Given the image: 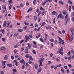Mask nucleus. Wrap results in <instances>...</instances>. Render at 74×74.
<instances>
[{
  "mask_svg": "<svg viewBox=\"0 0 74 74\" xmlns=\"http://www.w3.org/2000/svg\"><path fill=\"white\" fill-rule=\"evenodd\" d=\"M2 32L3 34H4V33L5 32V30H4V29H3L2 30Z\"/></svg>",
  "mask_w": 74,
  "mask_h": 74,
  "instance_id": "obj_62",
  "label": "nucleus"
},
{
  "mask_svg": "<svg viewBox=\"0 0 74 74\" xmlns=\"http://www.w3.org/2000/svg\"><path fill=\"white\" fill-rule=\"evenodd\" d=\"M73 36H71L70 38L69 39L70 41H72L73 40Z\"/></svg>",
  "mask_w": 74,
  "mask_h": 74,
  "instance_id": "obj_16",
  "label": "nucleus"
},
{
  "mask_svg": "<svg viewBox=\"0 0 74 74\" xmlns=\"http://www.w3.org/2000/svg\"><path fill=\"white\" fill-rule=\"evenodd\" d=\"M59 4H62V5H63L64 4V3H63V2L62 1H59Z\"/></svg>",
  "mask_w": 74,
  "mask_h": 74,
  "instance_id": "obj_17",
  "label": "nucleus"
},
{
  "mask_svg": "<svg viewBox=\"0 0 74 74\" xmlns=\"http://www.w3.org/2000/svg\"><path fill=\"white\" fill-rule=\"evenodd\" d=\"M6 25H7V21H5L4 22L3 24V27H5L6 26Z\"/></svg>",
  "mask_w": 74,
  "mask_h": 74,
  "instance_id": "obj_6",
  "label": "nucleus"
},
{
  "mask_svg": "<svg viewBox=\"0 0 74 74\" xmlns=\"http://www.w3.org/2000/svg\"><path fill=\"white\" fill-rule=\"evenodd\" d=\"M26 53H28V49H26L25 50Z\"/></svg>",
  "mask_w": 74,
  "mask_h": 74,
  "instance_id": "obj_30",
  "label": "nucleus"
},
{
  "mask_svg": "<svg viewBox=\"0 0 74 74\" xmlns=\"http://www.w3.org/2000/svg\"><path fill=\"white\" fill-rule=\"evenodd\" d=\"M25 37L26 38L27 40H29V36L27 35H26L25 36Z\"/></svg>",
  "mask_w": 74,
  "mask_h": 74,
  "instance_id": "obj_44",
  "label": "nucleus"
},
{
  "mask_svg": "<svg viewBox=\"0 0 74 74\" xmlns=\"http://www.w3.org/2000/svg\"><path fill=\"white\" fill-rule=\"evenodd\" d=\"M35 25L36 27H37L38 26V24L37 23H36Z\"/></svg>",
  "mask_w": 74,
  "mask_h": 74,
  "instance_id": "obj_56",
  "label": "nucleus"
},
{
  "mask_svg": "<svg viewBox=\"0 0 74 74\" xmlns=\"http://www.w3.org/2000/svg\"><path fill=\"white\" fill-rule=\"evenodd\" d=\"M34 66L35 69H37V67H38V65L36 64H34Z\"/></svg>",
  "mask_w": 74,
  "mask_h": 74,
  "instance_id": "obj_13",
  "label": "nucleus"
},
{
  "mask_svg": "<svg viewBox=\"0 0 74 74\" xmlns=\"http://www.w3.org/2000/svg\"><path fill=\"white\" fill-rule=\"evenodd\" d=\"M71 58L72 59V57H71V56H69L68 57V59L69 60H71Z\"/></svg>",
  "mask_w": 74,
  "mask_h": 74,
  "instance_id": "obj_50",
  "label": "nucleus"
},
{
  "mask_svg": "<svg viewBox=\"0 0 74 74\" xmlns=\"http://www.w3.org/2000/svg\"><path fill=\"white\" fill-rule=\"evenodd\" d=\"M61 66H62V64H60L58 65H57L56 66V67H61Z\"/></svg>",
  "mask_w": 74,
  "mask_h": 74,
  "instance_id": "obj_47",
  "label": "nucleus"
},
{
  "mask_svg": "<svg viewBox=\"0 0 74 74\" xmlns=\"http://www.w3.org/2000/svg\"><path fill=\"white\" fill-rule=\"evenodd\" d=\"M28 58L30 60H33V59L32 58V56H29Z\"/></svg>",
  "mask_w": 74,
  "mask_h": 74,
  "instance_id": "obj_34",
  "label": "nucleus"
},
{
  "mask_svg": "<svg viewBox=\"0 0 74 74\" xmlns=\"http://www.w3.org/2000/svg\"><path fill=\"white\" fill-rule=\"evenodd\" d=\"M61 71L62 73H64V69L62 67L61 68Z\"/></svg>",
  "mask_w": 74,
  "mask_h": 74,
  "instance_id": "obj_14",
  "label": "nucleus"
},
{
  "mask_svg": "<svg viewBox=\"0 0 74 74\" xmlns=\"http://www.w3.org/2000/svg\"><path fill=\"white\" fill-rule=\"evenodd\" d=\"M72 20L73 21V22H74V17H72Z\"/></svg>",
  "mask_w": 74,
  "mask_h": 74,
  "instance_id": "obj_64",
  "label": "nucleus"
},
{
  "mask_svg": "<svg viewBox=\"0 0 74 74\" xmlns=\"http://www.w3.org/2000/svg\"><path fill=\"white\" fill-rule=\"evenodd\" d=\"M12 71H13V72H14V73H16V71H17L16 69H13Z\"/></svg>",
  "mask_w": 74,
  "mask_h": 74,
  "instance_id": "obj_31",
  "label": "nucleus"
},
{
  "mask_svg": "<svg viewBox=\"0 0 74 74\" xmlns=\"http://www.w3.org/2000/svg\"><path fill=\"white\" fill-rule=\"evenodd\" d=\"M12 64H7V66H8L9 67H12Z\"/></svg>",
  "mask_w": 74,
  "mask_h": 74,
  "instance_id": "obj_38",
  "label": "nucleus"
},
{
  "mask_svg": "<svg viewBox=\"0 0 74 74\" xmlns=\"http://www.w3.org/2000/svg\"><path fill=\"white\" fill-rule=\"evenodd\" d=\"M24 23L25 25H28L29 24V23H27L26 22H24Z\"/></svg>",
  "mask_w": 74,
  "mask_h": 74,
  "instance_id": "obj_54",
  "label": "nucleus"
},
{
  "mask_svg": "<svg viewBox=\"0 0 74 74\" xmlns=\"http://www.w3.org/2000/svg\"><path fill=\"white\" fill-rule=\"evenodd\" d=\"M68 66H69V68H71L72 67V65H71V64H68Z\"/></svg>",
  "mask_w": 74,
  "mask_h": 74,
  "instance_id": "obj_25",
  "label": "nucleus"
},
{
  "mask_svg": "<svg viewBox=\"0 0 74 74\" xmlns=\"http://www.w3.org/2000/svg\"><path fill=\"white\" fill-rule=\"evenodd\" d=\"M54 43L55 44H58V40H56L54 42Z\"/></svg>",
  "mask_w": 74,
  "mask_h": 74,
  "instance_id": "obj_42",
  "label": "nucleus"
},
{
  "mask_svg": "<svg viewBox=\"0 0 74 74\" xmlns=\"http://www.w3.org/2000/svg\"><path fill=\"white\" fill-rule=\"evenodd\" d=\"M44 58L43 57H41L40 59V60H39V62L40 63V65L39 66V67H40V66H42V61H44Z\"/></svg>",
  "mask_w": 74,
  "mask_h": 74,
  "instance_id": "obj_2",
  "label": "nucleus"
},
{
  "mask_svg": "<svg viewBox=\"0 0 74 74\" xmlns=\"http://www.w3.org/2000/svg\"><path fill=\"white\" fill-rule=\"evenodd\" d=\"M14 52L15 53V54H16V53L18 52V50L16 49H15L14 50Z\"/></svg>",
  "mask_w": 74,
  "mask_h": 74,
  "instance_id": "obj_26",
  "label": "nucleus"
},
{
  "mask_svg": "<svg viewBox=\"0 0 74 74\" xmlns=\"http://www.w3.org/2000/svg\"><path fill=\"white\" fill-rule=\"evenodd\" d=\"M64 15H66V14H67V12L66 10H64L62 11Z\"/></svg>",
  "mask_w": 74,
  "mask_h": 74,
  "instance_id": "obj_10",
  "label": "nucleus"
},
{
  "mask_svg": "<svg viewBox=\"0 0 74 74\" xmlns=\"http://www.w3.org/2000/svg\"><path fill=\"white\" fill-rule=\"evenodd\" d=\"M45 24L46 23L45 22H43L42 23V25L40 26V27H42V26H44V25H45Z\"/></svg>",
  "mask_w": 74,
  "mask_h": 74,
  "instance_id": "obj_11",
  "label": "nucleus"
},
{
  "mask_svg": "<svg viewBox=\"0 0 74 74\" xmlns=\"http://www.w3.org/2000/svg\"><path fill=\"white\" fill-rule=\"evenodd\" d=\"M18 35V34H15L13 36L16 37Z\"/></svg>",
  "mask_w": 74,
  "mask_h": 74,
  "instance_id": "obj_46",
  "label": "nucleus"
},
{
  "mask_svg": "<svg viewBox=\"0 0 74 74\" xmlns=\"http://www.w3.org/2000/svg\"><path fill=\"white\" fill-rule=\"evenodd\" d=\"M71 6H69V12H71Z\"/></svg>",
  "mask_w": 74,
  "mask_h": 74,
  "instance_id": "obj_60",
  "label": "nucleus"
},
{
  "mask_svg": "<svg viewBox=\"0 0 74 74\" xmlns=\"http://www.w3.org/2000/svg\"><path fill=\"white\" fill-rule=\"evenodd\" d=\"M8 59V56L6 55H5V57H4V59L5 60H6V59Z\"/></svg>",
  "mask_w": 74,
  "mask_h": 74,
  "instance_id": "obj_32",
  "label": "nucleus"
},
{
  "mask_svg": "<svg viewBox=\"0 0 74 74\" xmlns=\"http://www.w3.org/2000/svg\"><path fill=\"white\" fill-rule=\"evenodd\" d=\"M2 7L3 8V10H5V9H6V6H5V5H2Z\"/></svg>",
  "mask_w": 74,
  "mask_h": 74,
  "instance_id": "obj_18",
  "label": "nucleus"
},
{
  "mask_svg": "<svg viewBox=\"0 0 74 74\" xmlns=\"http://www.w3.org/2000/svg\"><path fill=\"white\" fill-rule=\"evenodd\" d=\"M19 45H20L19 44H18V45H16L14 46V48H17V47H19Z\"/></svg>",
  "mask_w": 74,
  "mask_h": 74,
  "instance_id": "obj_12",
  "label": "nucleus"
},
{
  "mask_svg": "<svg viewBox=\"0 0 74 74\" xmlns=\"http://www.w3.org/2000/svg\"><path fill=\"white\" fill-rule=\"evenodd\" d=\"M43 45H41V46L40 47V49H42L43 47Z\"/></svg>",
  "mask_w": 74,
  "mask_h": 74,
  "instance_id": "obj_52",
  "label": "nucleus"
},
{
  "mask_svg": "<svg viewBox=\"0 0 74 74\" xmlns=\"http://www.w3.org/2000/svg\"><path fill=\"white\" fill-rule=\"evenodd\" d=\"M32 36H33L32 34H31L30 35H29L28 36L29 38V39H30V38H32Z\"/></svg>",
  "mask_w": 74,
  "mask_h": 74,
  "instance_id": "obj_28",
  "label": "nucleus"
},
{
  "mask_svg": "<svg viewBox=\"0 0 74 74\" xmlns=\"http://www.w3.org/2000/svg\"><path fill=\"white\" fill-rule=\"evenodd\" d=\"M56 21H55V18H53V23L54 24V23H55L56 22Z\"/></svg>",
  "mask_w": 74,
  "mask_h": 74,
  "instance_id": "obj_55",
  "label": "nucleus"
},
{
  "mask_svg": "<svg viewBox=\"0 0 74 74\" xmlns=\"http://www.w3.org/2000/svg\"><path fill=\"white\" fill-rule=\"evenodd\" d=\"M12 0H9V4H8V5H11V4H12Z\"/></svg>",
  "mask_w": 74,
  "mask_h": 74,
  "instance_id": "obj_20",
  "label": "nucleus"
},
{
  "mask_svg": "<svg viewBox=\"0 0 74 74\" xmlns=\"http://www.w3.org/2000/svg\"><path fill=\"white\" fill-rule=\"evenodd\" d=\"M32 9H33V8H32L30 9H29L27 11V12H29V11H32Z\"/></svg>",
  "mask_w": 74,
  "mask_h": 74,
  "instance_id": "obj_19",
  "label": "nucleus"
},
{
  "mask_svg": "<svg viewBox=\"0 0 74 74\" xmlns=\"http://www.w3.org/2000/svg\"><path fill=\"white\" fill-rule=\"evenodd\" d=\"M58 32L60 34H62V32L60 31H58Z\"/></svg>",
  "mask_w": 74,
  "mask_h": 74,
  "instance_id": "obj_63",
  "label": "nucleus"
},
{
  "mask_svg": "<svg viewBox=\"0 0 74 74\" xmlns=\"http://www.w3.org/2000/svg\"><path fill=\"white\" fill-rule=\"evenodd\" d=\"M66 20L67 21H70V17L68 16V14H66L65 17V21H66Z\"/></svg>",
  "mask_w": 74,
  "mask_h": 74,
  "instance_id": "obj_3",
  "label": "nucleus"
},
{
  "mask_svg": "<svg viewBox=\"0 0 74 74\" xmlns=\"http://www.w3.org/2000/svg\"><path fill=\"white\" fill-rule=\"evenodd\" d=\"M49 40L52 42H54V40L53 39H50Z\"/></svg>",
  "mask_w": 74,
  "mask_h": 74,
  "instance_id": "obj_29",
  "label": "nucleus"
},
{
  "mask_svg": "<svg viewBox=\"0 0 74 74\" xmlns=\"http://www.w3.org/2000/svg\"><path fill=\"white\" fill-rule=\"evenodd\" d=\"M18 63H19L18 62H17L15 63V64L16 66H18Z\"/></svg>",
  "mask_w": 74,
  "mask_h": 74,
  "instance_id": "obj_40",
  "label": "nucleus"
},
{
  "mask_svg": "<svg viewBox=\"0 0 74 74\" xmlns=\"http://www.w3.org/2000/svg\"><path fill=\"white\" fill-rule=\"evenodd\" d=\"M71 33H73V32H74V29H73V28L71 29Z\"/></svg>",
  "mask_w": 74,
  "mask_h": 74,
  "instance_id": "obj_53",
  "label": "nucleus"
},
{
  "mask_svg": "<svg viewBox=\"0 0 74 74\" xmlns=\"http://www.w3.org/2000/svg\"><path fill=\"white\" fill-rule=\"evenodd\" d=\"M34 18L35 21H37V16H34Z\"/></svg>",
  "mask_w": 74,
  "mask_h": 74,
  "instance_id": "obj_45",
  "label": "nucleus"
},
{
  "mask_svg": "<svg viewBox=\"0 0 74 74\" xmlns=\"http://www.w3.org/2000/svg\"><path fill=\"white\" fill-rule=\"evenodd\" d=\"M47 30L50 29L52 27H51V25H49L48 26H47L46 27Z\"/></svg>",
  "mask_w": 74,
  "mask_h": 74,
  "instance_id": "obj_5",
  "label": "nucleus"
},
{
  "mask_svg": "<svg viewBox=\"0 0 74 74\" xmlns=\"http://www.w3.org/2000/svg\"><path fill=\"white\" fill-rule=\"evenodd\" d=\"M46 14V12L45 11L42 12V15H44V14Z\"/></svg>",
  "mask_w": 74,
  "mask_h": 74,
  "instance_id": "obj_37",
  "label": "nucleus"
},
{
  "mask_svg": "<svg viewBox=\"0 0 74 74\" xmlns=\"http://www.w3.org/2000/svg\"><path fill=\"white\" fill-rule=\"evenodd\" d=\"M1 50H5V47H2L1 48Z\"/></svg>",
  "mask_w": 74,
  "mask_h": 74,
  "instance_id": "obj_24",
  "label": "nucleus"
},
{
  "mask_svg": "<svg viewBox=\"0 0 74 74\" xmlns=\"http://www.w3.org/2000/svg\"><path fill=\"white\" fill-rule=\"evenodd\" d=\"M27 45L28 46L29 49H31V47H32V45H30V44L29 43H27Z\"/></svg>",
  "mask_w": 74,
  "mask_h": 74,
  "instance_id": "obj_7",
  "label": "nucleus"
},
{
  "mask_svg": "<svg viewBox=\"0 0 74 74\" xmlns=\"http://www.w3.org/2000/svg\"><path fill=\"white\" fill-rule=\"evenodd\" d=\"M8 27H10V28H12V25H10L8 26Z\"/></svg>",
  "mask_w": 74,
  "mask_h": 74,
  "instance_id": "obj_43",
  "label": "nucleus"
},
{
  "mask_svg": "<svg viewBox=\"0 0 74 74\" xmlns=\"http://www.w3.org/2000/svg\"><path fill=\"white\" fill-rule=\"evenodd\" d=\"M47 3V1L46 0H45L44 2L42 3V5L44 6V5H45V3Z\"/></svg>",
  "mask_w": 74,
  "mask_h": 74,
  "instance_id": "obj_21",
  "label": "nucleus"
},
{
  "mask_svg": "<svg viewBox=\"0 0 74 74\" xmlns=\"http://www.w3.org/2000/svg\"><path fill=\"white\" fill-rule=\"evenodd\" d=\"M66 72L67 73H70V70H69V69H67Z\"/></svg>",
  "mask_w": 74,
  "mask_h": 74,
  "instance_id": "obj_57",
  "label": "nucleus"
},
{
  "mask_svg": "<svg viewBox=\"0 0 74 74\" xmlns=\"http://www.w3.org/2000/svg\"><path fill=\"white\" fill-rule=\"evenodd\" d=\"M41 70H42V68H39V69L38 70V73H40V72H41Z\"/></svg>",
  "mask_w": 74,
  "mask_h": 74,
  "instance_id": "obj_15",
  "label": "nucleus"
},
{
  "mask_svg": "<svg viewBox=\"0 0 74 74\" xmlns=\"http://www.w3.org/2000/svg\"><path fill=\"white\" fill-rule=\"evenodd\" d=\"M67 54L69 56H71L70 55V51H69V52L67 53Z\"/></svg>",
  "mask_w": 74,
  "mask_h": 74,
  "instance_id": "obj_51",
  "label": "nucleus"
},
{
  "mask_svg": "<svg viewBox=\"0 0 74 74\" xmlns=\"http://www.w3.org/2000/svg\"><path fill=\"white\" fill-rule=\"evenodd\" d=\"M59 53L60 54L62 55H63V52H62L59 51Z\"/></svg>",
  "mask_w": 74,
  "mask_h": 74,
  "instance_id": "obj_39",
  "label": "nucleus"
},
{
  "mask_svg": "<svg viewBox=\"0 0 74 74\" xmlns=\"http://www.w3.org/2000/svg\"><path fill=\"white\" fill-rule=\"evenodd\" d=\"M40 40L41 41V42H44V40H43V39H42V38H40Z\"/></svg>",
  "mask_w": 74,
  "mask_h": 74,
  "instance_id": "obj_58",
  "label": "nucleus"
},
{
  "mask_svg": "<svg viewBox=\"0 0 74 74\" xmlns=\"http://www.w3.org/2000/svg\"><path fill=\"white\" fill-rule=\"evenodd\" d=\"M58 37L59 38L58 44L60 45L62 44V43L63 45H64V40H62V39L60 38V37L58 36Z\"/></svg>",
  "mask_w": 74,
  "mask_h": 74,
  "instance_id": "obj_1",
  "label": "nucleus"
},
{
  "mask_svg": "<svg viewBox=\"0 0 74 74\" xmlns=\"http://www.w3.org/2000/svg\"><path fill=\"white\" fill-rule=\"evenodd\" d=\"M58 50H59V51H60V52H62V51H63V48L62 47H61L60 49H59Z\"/></svg>",
  "mask_w": 74,
  "mask_h": 74,
  "instance_id": "obj_9",
  "label": "nucleus"
},
{
  "mask_svg": "<svg viewBox=\"0 0 74 74\" xmlns=\"http://www.w3.org/2000/svg\"><path fill=\"white\" fill-rule=\"evenodd\" d=\"M32 52L33 53H34V54H36V51H35V50H33L32 51Z\"/></svg>",
  "mask_w": 74,
  "mask_h": 74,
  "instance_id": "obj_48",
  "label": "nucleus"
},
{
  "mask_svg": "<svg viewBox=\"0 0 74 74\" xmlns=\"http://www.w3.org/2000/svg\"><path fill=\"white\" fill-rule=\"evenodd\" d=\"M40 36H41V34H39L37 36H36V38H39V37H40Z\"/></svg>",
  "mask_w": 74,
  "mask_h": 74,
  "instance_id": "obj_33",
  "label": "nucleus"
},
{
  "mask_svg": "<svg viewBox=\"0 0 74 74\" xmlns=\"http://www.w3.org/2000/svg\"><path fill=\"white\" fill-rule=\"evenodd\" d=\"M55 14H56V12L55 11H53L52 13V15H55Z\"/></svg>",
  "mask_w": 74,
  "mask_h": 74,
  "instance_id": "obj_41",
  "label": "nucleus"
},
{
  "mask_svg": "<svg viewBox=\"0 0 74 74\" xmlns=\"http://www.w3.org/2000/svg\"><path fill=\"white\" fill-rule=\"evenodd\" d=\"M71 51L72 53H73V56L72 57V59H74V50L73 49H72L71 50Z\"/></svg>",
  "mask_w": 74,
  "mask_h": 74,
  "instance_id": "obj_8",
  "label": "nucleus"
},
{
  "mask_svg": "<svg viewBox=\"0 0 74 74\" xmlns=\"http://www.w3.org/2000/svg\"><path fill=\"white\" fill-rule=\"evenodd\" d=\"M24 61L23 59H22L20 60V62L21 63H23V62H24Z\"/></svg>",
  "mask_w": 74,
  "mask_h": 74,
  "instance_id": "obj_36",
  "label": "nucleus"
},
{
  "mask_svg": "<svg viewBox=\"0 0 74 74\" xmlns=\"http://www.w3.org/2000/svg\"><path fill=\"white\" fill-rule=\"evenodd\" d=\"M36 0H34L33 1V4H34V5H35V4H36Z\"/></svg>",
  "mask_w": 74,
  "mask_h": 74,
  "instance_id": "obj_49",
  "label": "nucleus"
},
{
  "mask_svg": "<svg viewBox=\"0 0 74 74\" xmlns=\"http://www.w3.org/2000/svg\"><path fill=\"white\" fill-rule=\"evenodd\" d=\"M10 23H11V21H8V23L7 24V25H8V26L10 24Z\"/></svg>",
  "mask_w": 74,
  "mask_h": 74,
  "instance_id": "obj_35",
  "label": "nucleus"
},
{
  "mask_svg": "<svg viewBox=\"0 0 74 74\" xmlns=\"http://www.w3.org/2000/svg\"><path fill=\"white\" fill-rule=\"evenodd\" d=\"M29 57V55L27 54L25 56V57L27 58H28Z\"/></svg>",
  "mask_w": 74,
  "mask_h": 74,
  "instance_id": "obj_27",
  "label": "nucleus"
},
{
  "mask_svg": "<svg viewBox=\"0 0 74 74\" xmlns=\"http://www.w3.org/2000/svg\"><path fill=\"white\" fill-rule=\"evenodd\" d=\"M68 2L69 3V4H71V5L73 4V3H72V2H71V1L70 0H69L68 1Z\"/></svg>",
  "mask_w": 74,
  "mask_h": 74,
  "instance_id": "obj_23",
  "label": "nucleus"
},
{
  "mask_svg": "<svg viewBox=\"0 0 74 74\" xmlns=\"http://www.w3.org/2000/svg\"><path fill=\"white\" fill-rule=\"evenodd\" d=\"M59 17L60 18H63V16L62 14H61V13H60L59 15L57 17V19H59Z\"/></svg>",
  "mask_w": 74,
  "mask_h": 74,
  "instance_id": "obj_4",
  "label": "nucleus"
},
{
  "mask_svg": "<svg viewBox=\"0 0 74 74\" xmlns=\"http://www.w3.org/2000/svg\"><path fill=\"white\" fill-rule=\"evenodd\" d=\"M2 41H3V42H5V38H2Z\"/></svg>",
  "mask_w": 74,
  "mask_h": 74,
  "instance_id": "obj_61",
  "label": "nucleus"
},
{
  "mask_svg": "<svg viewBox=\"0 0 74 74\" xmlns=\"http://www.w3.org/2000/svg\"><path fill=\"white\" fill-rule=\"evenodd\" d=\"M71 16H74V12H73L72 13Z\"/></svg>",
  "mask_w": 74,
  "mask_h": 74,
  "instance_id": "obj_59",
  "label": "nucleus"
},
{
  "mask_svg": "<svg viewBox=\"0 0 74 74\" xmlns=\"http://www.w3.org/2000/svg\"><path fill=\"white\" fill-rule=\"evenodd\" d=\"M19 32H23V29H19L18 30Z\"/></svg>",
  "mask_w": 74,
  "mask_h": 74,
  "instance_id": "obj_22",
  "label": "nucleus"
}]
</instances>
